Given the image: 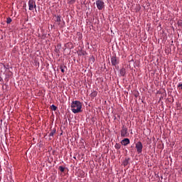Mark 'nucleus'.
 <instances>
[{"label": "nucleus", "mask_w": 182, "mask_h": 182, "mask_svg": "<svg viewBox=\"0 0 182 182\" xmlns=\"http://www.w3.org/2000/svg\"><path fill=\"white\" fill-rule=\"evenodd\" d=\"M114 147L117 150H119L120 149V147H122V145H120V144H116Z\"/></svg>", "instance_id": "4468645a"}, {"label": "nucleus", "mask_w": 182, "mask_h": 182, "mask_svg": "<svg viewBox=\"0 0 182 182\" xmlns=\"http://www.w3.org/2000/svg\"><path fill=\"white\" fill-rule=\"evenodd\" d=\"M36 8V3L33 0L28 1V9L29 11H33Z\"/></svg>", "instance_id": "20e7f679"}, {"label": "nucleus", "mask_w": 182, "mask_h": 182, "mask_svg": "<svg viewBox=\"0 0 182 182\" xmlns=\"http://www.w3.org/2000/svg\"><path fill=\"white\" fill-rule=\"evenodd\" d=\"M96 95H97L96 92L93 93V96H96Z\"/></svg>", "instance_id": "a211bd4d"}, {"label": "nucleus", "mask_w": 182, "mask_h": 182, "mask_svg": "<svg viewBox=\"0 0 182 182\" xmlns=\"http://www.w3.org/2000/svg\"><path fill=\"white\" fill-rule=\"evenodd\" d=\"M73 113H80L82 112V102L80 101H73L70 105Z\"/></svg>", "instance_id": "f257e3e1"}, {"label": "nucleus", "mask_w": 182, "mask_h": 182, "mask_svg": "<svg viewBox=\"0 0 182 182\" xmlns=\"http://www.w3.org/2000/svg\"><path fill=\"white\" fill-rule=\"evenodd\" d=\"M178 87H181V90H182V84L181 83H179L178 85Z\"/></svg>", "instance_id": "f3484780"}, {"label": "nucleus", "mask_w": 182, "mask_h": 182, "mask_svg": "<svg viewBox=\"0 0 182 182\" xmlns=\"http://www.w3.org/2000/svg\"><path fill=\"white\" fill-rule=\"evenodd\" d=\"M111 63L112 66H116V65H119V58L116 56H113L111 58Z\"/></svg>", "instance_id": "423d86ee"}, {"label": "nucleus", "mask_w": 182, "mask_h": 182, "mask_svg": "<svg viewBox=\"0 0 182 182\" xmlns=\"http://www.w3.org/2000/svg\"><path fill=\"white\" fill-rule=\"evenodd\" d=\"M51 109L53 110L54 112H56V110H58V107L53 105H51Z\"/></svg>", "instance_id": "ddd939ff"}, {"label": "nucleus", "mask_w": 182, "mask_h": 182, "mask_svg": "<svg viewBox=\"0 0 182 182\" xmlns=\"http://www.w3.org/2000/svg\"><path fill=\"white\" fill-rule=\"evenodd\" d=\"M11 22H12V18L11 17L7 18L6 23L9 24Z\"/></svg>", "instance_id": "2eb2a0df"}, {"label": "nucleus", "mask_w": 182, "mask_h": 182, "mask_svg": "<svg viewBox=\"0 0 182 182\" xmlns=\"http://www.w3.org/2000/svg\"><path fill=\"white\" fill-rule=\"evenodd\" d=\"M129 136V132L127 127L123 126L121 130V137H127Z\"/></svg>", "instance_id": "7ed1b4c3"}, {"label": "nucleus", "mask_w": 182, "mask_h": 182, "mask_svg": "<svg viewBox=\"0 0 182 182\" xmlns=\"http://www.w3.org/2000/svg\"><path fill=\"white\" fill-rule=\"evenodd\" d=\"M130 161V159H126L124 162L123 164L124 166H127V164H129V161Z\"/></svg>", "instance_id": "f8f14e48"}, {"label": "nucleus", "mask_w": 182, "mask_h": 182, "mask_svg": "<svg viewBox=\"0 0 182 182\" xmlns=\"http://www.w3.org/2000/svg\"><path fill=\"white\" fill-rule=\"evenodd\" d=\"M135 149H136V151L138 154H141L143 151V144L141 141H138L135 145Z\"/></svg>", "instance_id": "f03ea898"}, {"label": "nucleus", "mask_w": 182, "mask_h": 182, "mask_svg": "<svg viewBox=\"0 0 182 182\" xmlns=\"http://www.w3.org/2000/svg\"><path fill=\"white\" fill-rule=\"evenodd\" d=\"M61 21H62V20L60 19V16H55V25H60Z\"/></svg>", "instance_id": "6e6552de"}, {"label": "nucleus", "mask_w": 182, "mask_h": 182, "mask_svg": "<svg viewBox=\"0 0 182 182\" xmlns=\"http://www.w3.org/2000/svg\"><path fill=\"white\" fill-rule=\"evenodd\" d=\"M60 69L62 73H65V69H66V65H60Z\"/></svg>", "instance_id": "9d476101"}, {"label": "nucleus", "mask_w": 182, "mask_h": 182, "mask_svg": "<svg viewBox=\"0 0 182 182\" xmlns=\"http://www.w3.org/2000/svg\"><path fill=\"white\" fill-rule=\"evenodd\" d=\"M55 133H56V129H53L50 132V133L49 134V136L50 137H53Z\"/></svg>", "instance_id": "9b49d317"}, {"label": "nucleus", "mask_w": 182, "mask_h": 182, "mask_svg": "<svg viewBox=\"0 0 182 182\" xmlns=\"http://www.w3.org/2000/svg\"><path fill=\"white\" fill-rule=\"evenodd\" d=\"M119 73H120V75H121V76H124V75H126V69L122 68V69L120 70Z\"/></svg>", "instance_id": "1a4fd4ad"}, {"label": "nucleus", "mask_w": 182, "mask_h": 182, "mask_svg": "<svg viewBox=\"0 0 182 182\" xmlns=\"http://www.w3.org/2000/svg\"><path fill=\"white\" fill-rule=\"evenodd\" d=\"M96 5H97V9H99L100 11H102V9L105 8V2H103L102 1H100V0L96 1Z\"/></svg>", "instance_id": "39448f33"}, {"label": "nucleus", "mask_w": 182, "mask_h": 182, "mask_svg": "<svg viewBox=\"0 0 182 182\" xmlns=\"http://www.w3.org/2000/svg\"><path fill=\"white\" fill-rule=\"evenodd\" d=\"M121 144L122 146H127V144H130V139H129V138H125L121 141Z\"/></svg>", "instance_id": "0eeeda50"}, {"label": "nucleus", "mask_w": 182, "mask_h": 182, "mask_svg": "<svg viewBox=\"0 0 182 182\" xmlns=\"http://www.w3.org/2000/svg\"><path fill=\"white\" fill-rule=\"evenodd\" d=\"M59 170L60 171H61V173H63L65 171V167L59 166Z\"/></svg>", "instance_id": "dca6fc26"}]
</instances>
